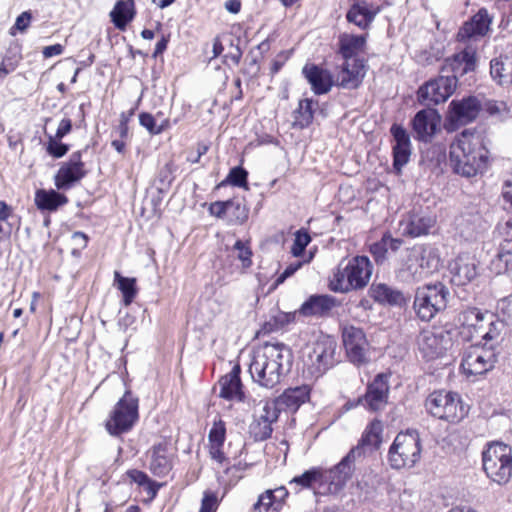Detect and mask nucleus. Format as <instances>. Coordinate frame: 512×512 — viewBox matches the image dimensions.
<instances>
[{"instance_id":"obj_1","label":"nucleus","mask_w":512,"mask_h":512,"mask_svg":"<svg viewBox=\"0 0 512 512\" xmlns=\"http://www.w3.org/2000/svg\"><path fill=\"white\" fill-rule=\"evenodd\" d=\"M480 36V11L475 13L470 21L460 28L457 39L469 44L451 62L452 75L439 76L428 81L418 90V99L425 105H437L445 102L455 91L458 83L456 74L464 75L476 67V47L472 43L478 41Z\"/></svg>"},{"instance_id":"obj_2","label":"nucleus","mask_w":512,"mask_h":512,"mask_svg":"<svg viewBox=\"0 0 512 512\" xmlns=\"http://www.w3.org/2000/svg\"><path fill=\"white\" fill-rule=\"evenodd\" d=\"M292 365V352L283 343H265L253 350L249 364L252 380L272 389L280 384Z\"/></svg>"},{"instance_id":"obj_3","label":"nucleus","mask_w":512,"mask_h":512,"mask_svg":"<svg viewBox=\"0 0 512 512\" xmlns=\"http://www.w3.org/2000/svg\"><path fill=\"white\" fill-rule=\"evenodd\" d=\"M440 257L429 244H417L406 248L400 255L395 269L396 278L403 283H416L438 269Z\"/></svg>"},{"instance_id":"obj_4","label":"nucleus","mask_w":512,"mask_h":512,"mask_svg":"<svg viewBox=\"0 0 512 512\" xmlns=\"http://www.w3.org/2000/svg\"><path fill=\"white\" fill-rule=\"evenodd\" d=\"M373 266L367 256H355L344 264L342 261L334 272L329 287L338 293L364 288L372 275Z\"/></svg>"},{"instance_id":"obj_5","label":"nucleus","mask_w":512,"mask_h":512,"mask_svg":"<svg viewBox=\"0 0 512 512\" xmlns=\"http://www.w3.org/2000/svg\"><path fill=\"white\" fill-rule=\"evenodd\" d=\"M479 136L475 131L463 130L451 145L450 161L454 171L466 177L475 176L480 168Z\"/></svg>"},{"instance_id":"obj_6","label":"nucleus","mask_w":512,"mask_h":512,"mask_svg":"<svg viewBox=\"0 0 512 512\" xmlns=\"http://www.w3.org/2000/svg\"><path fill=\"white\" fill-rule=\"evenodd\" d=\"M449 299L450 291L444 284H424L415 290L413 310L418 319L429 322L447 308Z\"/></svg>"},{"instance_id":"obj_7","label":"nucleus","mask_w":512,"mask_h":512,"mask_svg":"<svg viewBox=\"0 0 512 512\" xmlns=\"http://www.w3.org/2000/svg\"><path fill=\"white\" fill-rule=\"evenodd\" d=\"M421 452V440L416 430L400 432L389 448V465L395 470L413 468L419 462Z\"/></svg>"},{"instance_id":"obj_8","label":"nucleus","mask_w":512,"mask_h":512,"mask_svg":"<svg viewBox=\"0 0 512 512\" xmlns=\"http://www.w3.org/2000/svg\"><path fill=\"white\" fill-rule=\"evenodd\" d=\"M482 469L487 477L499 485L512 477V449L503 442H492L482 452Z\"/></svg>"},{"instance_id":"obj_9","label":"nucleus","mask_w":512,"mask_h":512,"mask_svg":"<svg viewBox=\"0 0 512 512\" xmlns=\"http://www.w3.org/2000/svg\"><path fill=\"white\" fill-rule=\"evenodd\" d=\"M425 407L433 417L449 423L460 422L469 412V406L462 402L457 393L443 390L432 392L425 401Z\"/></svg>"},{"instance_id":"obj_10","label":"nucleus","mask_w":512,"mask_h":512,"mask_svg":"<svg viewBox=\"0 0 512 512\" xmlns=\"http://www.w3.org/2000/svg\"><path fill=\"white\" fill-rule=\"evenodd\" d=\"M139 419V399L130 390L118 400L110 412L105 427L112 436L130 431Z\"/></svg>"},{"instance_id":"obj_11","label":"nucleus","mask_w":512,"mask_h":512,"mask_svg":"<svg viewBox=\"0 0 512 512\" xmlns=\"http://www.w3.org/2000/svg\"><path fill=\"white\" fill-rule=\"evenodd\" d=\"M336 349V341L329 336H322L307 347L305 365L312 376L319 377L335 365Z\"/></svg>"},{"instance_id":"obj_12","label":"nucleus","mask_w":512,"mask_h":512,"mask_svg":"<svg viewBox=\"0 0 512 512\" xmlns=\"http://www.w3.org/2000/svg\"><path fill=\"white\" fill-rule=\"evenodd\" d=\"M454 333L445 328L423 330L417 339L418 348L426 360L443 357L453 346Z\"/></svg>"},{"instance_id":"obj_13","label":"nucleus","mask_w":512,"mask_h":512,"mask_svg":"<svg viewBox=\"0 0 512 512\" xmlns=\"http://www.w3.org/2000/svg\"><path fill=\"white\" fill-rule=\"evenodd\" d=\"M479 114L480 100L476 96L452 100L448 106L445 127L448 131H455L473 122Z\"/></svg>"},{"instance_id":"obj_14","label":"nucleus","mask_w":512,"mask_h":512,"mask_svg":"<svg viewBox=\"0 0 512 512\" xmlns=\"http://www.w3.org/2000/svg\"><path fill=\"white\" fill-rule=\"evenodd\" d=\"M356 458L348 452L342 460L330 469L322 468V491L320 494H337L351 479Z\"/></svg>"},{"instance_id":"obj_15","label":"nucleus","mask_w":512,"mask_h":512,"mask_svg":"<svg viewBox=\"0 0 512 512\" xmlns=\"http://www.w3.org/2000/svg\"><path fill=\"white\" fill-rule=\"evenodd\" d=\"M343 345L349 360L361 365L368 361V341L366 335L361 328L355 326H346L342 331Z\"/></svg>"},{"instance_id":"obj_16","label":"nucleus","mask_w":512,"mask_h":512,"mask_svg":"<svg viewBox=\"0 0 512 512\" xmlns=\"http://www.w3.org/2000/svg\"><path fill=\"white\" fill-rule=\"evenodd\" d=\"M435 225V215L416 209L410 211L399 223L402 234L411 238L428 235Z\"/></svg>"},{"instance_id":"obj_17","label":"nucleus","mask_w":512,"mask_h":512,"mask_svg":"<svg viewBox=\"0 0 512 512\" xmlns=\"http://www.w3.org/2000/svg\"><path fill=\"white\" fill-rule=\"evenodd\" d=\"M389 384L385 374H378L367 386L366 393L359 402L368 410L378 412L388 404Z\"/></svg>"},{"instance_id":"obj_18","label":"nucleus","mask_w":512,"mask_h":512,"mask_svg":"<svg viewBox=\"0 0 512 512\" xmlns=\"http://www.w3.org/2000/svg\"><path fill=\"white\" fill-rule=\"evenodd\" d=\"M84 166L81 151L73 152L68 162L60 167L55 176L56 187L64 190L71 188L76 182L85 177Z\"/></svg>"},{"instance_id":"obj_19","label":"nucleus","mask_w":512,"mask_h":512,"mask_svg":"<svg viewBox=\"0 0 512 512\" xmlns=\"http://www.w3.org/2000/svg\"><path fill=\"white\" fill-rule=\"evenodd\" d=\"M504 324L497 320H491L489 322L488 331L482 336L485 340V345L482 346V373L487 372L493 368L497 361L496 351L501 340V334L504 329Z\"/></svg>"},{"instance_id":"obj_20","label":"nucleus","mask_w":512,"mask_h":512,"mask_svg":"<svg viewBox=\"0 0 512 512\" xmlns=\"http://www.w3.org/2000/svg\"><path fill=\"white\" fill-rule=\"evenodd\" d=\"M390 133L395 141L392 148L393 167L399 173L410 160L412 152L411 140L408 132L402 125L393 124L390 128Z\"/></svg>"},{"instance_id":"obj_21","label":"nucleus","mask_w":512,"mask_h":512,"mask_svg":"<svg viewBox=\"0 0 512 512\" xmlns=\"http://www.w3.org/2000/svg\"><path fill=\"white\" fill-rule=\"evenodd\" d=\"M302 74L315 95L327 94L334 85L332 73L317 64H305L302 68Z\"/></svg>"},{"instance_id":"obj_22","label":"nucleus","mask_w":512,"mask_h":512,"mask_svg":"<svg viewBox=\"0 0 512 512\" xmlns=\"http://www.w3.org/2000/svg\"><path fill=\"white\" fill-rule=\"evenodd\" d=\"M365 76L363 59L345 60L337 73V85L345 89H356Z\"/></svg>"},{"instance_id":"obj_23","label":"nucleus","mask_w":512,"mask_h":512,"mask_svg":"<svg viewBox=\"0 0 512 512\" xmlns=\"http://www.w3.org/2000/svg\"><path fill=\"white\" fill-rule=\"evenodd\" d=\"M439 123L440 116L435 110H420L412 120V127L416 138L423 142L430 141L437 131Z\"/></svg>"},{"instance_id":"obj_24","label":"nucleus","mask_w":512,"mask_h":512,"mask_svg":"<svg viewBox=\"0 0 512 512\" xmlns=\"http://www.w3.org/2000/svg\"><path fill=\"white\" fill-rule=\"evenodd\" d=\"M283 410L278 404V398L266 401L262 408L259 421L252 426V431L257 440H266L272 434V423L277 421L280 411Z\"/></svg>"},{"instance_id":"obj_25","label":"nucleus","mask_w":512,"mask_h":512,"mask_svg":"<svg viewBox=\"0 0 512 512\" xmlns=\"http://www.w3.org/2000/svg\"><path fill=\"white\" fill-rule=\"evenodd\" d=\"M382 432V422L378 419H374L365 428L357 446L353 447L349 453L357 459L364 456L367 451L372 452L377 449L381 443Z\"/></svg>"},{"instance_id":"obj_26","label":"nucleus","mask_w":512,"mask_h":512,"mask_svg":"<svg viewBox=\"0 0 512 512\" xmlns=\"http://www.w3.org/2000/svg\"><path fill=\"white\" fill-rule=\"evenodd\" d=\"M241 368L235 365L232 370L219 380L220 393L219 396L225 400L243 402L245 393L240 378Z\"/></svg>"},{"instance_id":"obj_27","label":"nucleus","mask_w":512,"mask_h":512,"mask_svg":"<svg viewBox=\"0 0 512 512\" xmlns=\"http://www.w3.org/2000/svg\"><path fill=\"white\" fill-rule=\"evenodd\" d=\"M380 7L367 2L353 3L346 13V19L362 30L368 29L373 23L377 14L380 13Z\"/></svg>"},{"instance_id":"obj_28","label":"nucleus","mask_w":512,"mask_h":512,"mask_svg":"<svg viewBox=\"0 0 512 512\" xmlns=\"http://www.w3.org/2000/svg\"><path fill=\"white\" fill-rule=\"evenodd\" d=\"M336 299L329 295H312L298 309V315L304 317H322L328 315L336 306Z\"/></svg>"},{"instance_id":"obj_29","label":"nucleus","mask_w":512,"mask_h":512,"mask_svg":"<svg viewBox=\"0 0 512 512\" xmlns=\"http://www.w3.org/2000/svg\"><path fill=\"white\" fill-rule=\"evenodd\" d=\"M370 297L382 305L403 306L406 298L402 291L385 283H373L369 288Z\"/></svg>"},{"instance_id":"obj_30","label":"nucleus","mask_w":512,"mask_h":512,"mask_svg":"<svg viewBox=\"0 0 512 512\" xmlns=\"http://www.w3.org/2000/svg\"><path fill=\"white\" fill-rule=\"evenodd\" d=\"M460 369L468 381H478L480 375V346L477 342L465 349Z\"/></svg>"},{"instance_id":"obj_31","label":"nucleus","mask_w":512,"mask_h":512,"mask_svg":"<svg viewBox=\"0 0 512 512\" xmlns=\"http://www.w3.org/2000/svg\"><path fill=\"white\" fill-rule=\"evenodd\" d=\"M366 41V35L342 33L338 38V52L344 60L355 59L357 55L363 51Z\"/></svg>"},{"instance_id":"obj_32","label":"nucleus","mask_w":512,"mask_h":512,"mask_svg":"<svg viewBox=\"0 0 512 512\" xmlns=\"http://www.w3.org/2000/svg\"><path fill=\"white\" fill-rule=\"evenodd\" d=\"M309 395L310 388L307 385L288 388L278 397V404L283 410L294 412L309 399Z\"/></svg>"},{"instance_id":"obj_33","label":"nucleus","mask_w":512,"mask_h":512,"mask_svg":"<svg viewBox=\"0 0 512 512\" xmlns=\"http://www.w3.org/2000/svg\"><path fill=\"white\" fill-rule=\"evenodd\" d=\"M490 74L501 85L512 83V52L491 60Z\"/></svg>"},{"instance_id":"obj_34","label":"nucleus","mask_w":512,"mask_h":512,"mask_svg":"<svg viewBox=\"0 0 512 512\" xmlns=\"http://www.w3.org/2000/svg\"><path fill=\"white\" fill-rule=\"evenodd\" d=\"M34 201L39 210L56 211L68 202V198L55 190L39 189L35 192Z\"/></svg>"},{"instance_id":"obj_35","label":"nucleus","mask_w":512,"mask_h":512,"mask_svg":"<svg viewBox=\"0 0 512 512\" xmlns=\"http://www.w3.org/2000/svg\"><path fill=\"white\" fill-rule=\"evenodd\" d=\"M460 335L465 341H473L477 339L479 334L478 322L480 321V310L478 308H470L465 310L461 316Z\"/></svg>"},{"instance_id":"obj_36","label":"nucleus","mask_w":512,"mask_h":512,"mask_svg":"<svg viewBox=\"0 0 512 512\" xmlns=\"http://www.w3.org/2000/svg\"><path fill=\"white\" fill-rule=\"evenodd\" d=\"M232 210H238L240 212L236 216L238 221L244 222L247 219L248 215L245 206L239 202L233 200L216 201L209 206L210 214L221 219H227V213H231Z\"/></svg>"},{"instance_id":"obj_37","label":"nucleus","mask_w":512,"mask_h":512,"mask_svg":"<svg viewBox=\"0 0 512 512\" xmlns=\"http://www.w3.org/2000/svg\"><path fill=\"white\" fill-rule=\"evenodd\" d=\"M112 22L118 28L123 30L134 17V1L119 0L116 2L110 13Z\"/></svg>"},{"instance_id":"obj_38","label":"nucleus","mask_w":512,"mask_h":512,"mask_svg":"<svg viewBox=\"0 0 512 512\" xmlns=\"http://www.w3.org/2000/svg\"><path fill=\"white\" fill-rule=\"evenodd\" d=\"M171 469V462L167 456L166 447L162 444L156 445L152 449L150 470L156 476H165Z\"/></svg>"},{"instance_id":"obj_39","label":"nucleus","mask_w":512,"mask_h":512,"mask_svg":"<svg viewBox=\"0 0 512 512\" xmlns=\"http://www.w3.org/2000/svg\"><path fill=\"white\" fill-rule=\"evenodd\" d=\"M476 275V261L461 258L455 267L452 282L457 286H463L474 279Z\"/></svg>"},{"instance_id":"obj_40","label":"nucleus","mask_w":512,"mask_h":512,"mask_svg":"<svg viewBox=\"0 0 512 512\" xmlns=\"http://www.w3.org/2000/svg\"><path fill=\"white\" fill-rule=\"evenodd\" d=\"M322 468L313 467L299 476H295L291 481L290 485H298L300 488H312L317 485V489L322 491Z\"/></svg>"},{"instance_id":"obj_41","label":"nucleus","mask_w":512,"mask_h":512,"mask_svg":"<svg viewBox=\"0 0 512 512\" xmlns=\"http://www.w3.org/2000/svg\"><path fill=\"white\" fill-rule=\"evenodd\" d=\"M314 102L312 99H303L299 102L298 108L294 112V123L295 127L300 129L308 127L314 118Z\"/></svg>"},{"instance_id":"obj_42","label":"nucleus","mask_w":512,"mask_h":512,"mask_svg":"<svg viewBox=\"0 0 512 512\" xmlns=\"http://www.w3.org/2000/svg\"><path fill=\"white\" fill-rule=\"evenodd\" d=\"M114 282L123 295L124 305H130L137 295L136 279L124 277L120 274V272L115 271Z\"/></svg>"},{"instance_id":"obj_43","label":"nucleus","mask_w":512,"mask_h":512,"mask_svg":"<svg viewBox=\"0 0 512 512\" xmlns=\"http://www.w3.org/2000/svg\"><path fill=\"white\" fill-rule=\"evenodd\" d=\"M501 250L491 261L489 269L499 275L508 271H512V247L500 245Z\"/></svg>"},{"instance_id":"obj_44","label":"nucleus","mask_w":512,"mask_h":512,"mask_svg":"<svg viewBox=\"0 0 512 512\" xmlns=\"http://www.w3.org/2000/svg\"><path fill=\"white\" fill-rule=\"evenodd\" d=\"M280 509V502L273 497L271 490H267L259 496L253 512H278Z\"/></svg>"},{"instance_id":"obj_45","label":"nucleus","mask_w":512,"mask_h":512,"mask_svg":"<svg viewBox=\"0 0 512 512\" xmlns=\"http://www.w3.org/2000/svg\"><path fill=\"white\" fill-rule=\"evenodd\" d=\"M226 439V426L222 419L215 420L208 434V445L223 446Z\"/></svg>"},{"instance_id":"obj_46","label":"nucleus","mask_w":512,"mask_h":512,"mask_svg":"<svg viewBox=\"0 0 512 512\" xmlns=\"http://www.w3.org/2000/svg\"><path fill=\"white\" fill-rule=\"evenodd\" d=\"M496 311L499 321L512 325V294L498 301Z\"/></svg>"},{"instance_id":"obj_47","label":"nucleus","mask_w":512,"mask_h":512,"mask_svg":"<svg viewBox=\"0 0 512 512\" xmlns=\"http://www.w3.org/2000/svg\"><path fill=\"white\" fill-rule=\"evenodd\" d=\"M139 123L141 126L146 128L150 134L158 135L163 132L168 121L165 120L161 125H156L155 118L153 117L152 114L142 112L139 115Z\"/></svg>"},{"instance_id":"obj_48","label":"nucleus","mask_w":512,"mask_h":512,"mask_svg":"<svg viewBox=\"0 0 512 512\" xmlns=\"http://www.w3.org/2000/svg\"><path fill=\"white\" fill-rule=\"evenodd\" d=\"M482 110H484L489 116L497 119H502L509 112L505 102L494 100L486 101L484 105H482Z\"/></svg>"},{"instance_id":"obj_49","label":"nucleus","mask_w":512,"mask_h":512,"mask_svg":"<svg viewBox=\"0 0 512 512\" xmlns=\"http://www.w3.org/2000/svg\"><path fill=\"white\" fill-rule=\"evenodd\" d=\"M46 151L54 158H61L69 151V145L62 143L60 138L49 135Z\"/></svg>"},{"instance_id":"obj_50","label":"nucleus","mask_w":512,"mask_h":512,"mask_svg":"<svg viewBox=\"0 0 512 512\" xmlns=\"http://www.w3.org/2000/svg\"><path fill=\"white\" fill-rule=\"evenodd\" d=\"M311 237L305 230H298L295 233L293 245L291 247V253L294 257H299L304 252L307 245L310 243Z\"/></svg>"},{"instance_id":"obj_51","label":"nucleus","mask_w":512,"mask_h":512,"mask_svg":"<svg viewBox=\"0 0 512 512\" xmlns=\"http://www.w3.org/2000/svg\"><path fill=\"white\" fill-rule=\"evenodd\" d=\"M232 250L237 253V258L242 262L244 268L252 265V251L247 242L237 240Z\"/></svg>"},{"instance_id":"obj_52","label":"nucleus","mask_w":512,"mask_h":512,"mask_svg":"<svg viewBox=\"0 0 512 512\" xmlns=\"http://www.w3.org/2000/svg\"><path fill=\"white\" fill-rule=\"evenodd\" d=\"M495 237L502 239L505 246L512 247V218L502 220L497 224Z\"/></svg>"},{"instance_id":"obj_53","label":"nucleus","mask_w":512,"mask_h":512,"mask_svg":"<svg viewBox=\"0 0 512 512\" xmlns=\"http://www.w3.org/2000/svg\"><path fill=\"white\" fill-rule=\"evenodd\" d=\"M248 172L241 166L230 170L226 181L236 187H247Z\"/></svg>"},{"instance_id":"obj_54","label":"nucleus","mask_w":512,"mask_h":512,"mask_svg":"<svg viewBox=\"0 0 512 512\" xmlns=\"http://www.w3.org/2000/svg\"><path fill=\"white\" fill-rule=\"evenodd\" d=\"M219 506L217 495L211 491H205L199 512H216Z\"/></svg>"},{"instance_id":"obj_55","label":"nucleus","mask_w":512,"mask_h":512,"mask_svg":"<svg viewBox=\"0 0 512 512\" xmlns=\"http://www.w3.org/2000/svg\"><path fill=\"white\" fill-rule=\"evenodd\" d=\"M370 252L377 264H383L387 260V247L383 236L370 246Z\"/></svg>"},{"instance_id":"obj_56","label":"nucleus","mask_w":512,"mask_h":512,"mask_svg":"<svg viewBox=\"0 0 512 512\" xmlns=\"http://www.w3.org/2000/svg\"><path fill=\"white\" fill-rule=\"evenodd\" d=\"M311 258H312V256H310L309 259L306 261L296 260V261L290 263L285 268V270L277 277V279L275 280V285H280V284L284 283V281L287 278L294 275V273L297 272L302 267V265L304 263L309 262Z\"/></svg>"},{"instance_id":"obj_57","label":"nucleus","mask_w":512,"mask_h":512,"mask_svg":"<svg viewBox=\"0 0 512 512\" xmlns=\"http://www.w3.org/2000/svg\"><path fill=\"white\" fill-rule=\"evenodd\" d=\"M297 315H298V310L295 312H278L273 317L276 328L280 329L290 323H293L295 321V318Z\"/></svg>"},{"instance_id":"obj_58","label":"nucleus","mask_w":512,"mask_h":512,"mask_svg":"<svg viewBox=\"0 0 512 512\" xmlns=\"http://www.w3.org/2000/svg\"><path fill=\"white\" fill-rule=\"evenodd\" d=\"M32 19V14L30 11H24L22 12L15 21L14 26L11 28V34L14 35L13 29H16L20 32H25L26 29L30 25V21Z\"/></svg>"},{"instance_id":"obj_59","label":"nucleus","mask_w":512,"mask_h":512,"mask_svg":"<svg viewBox=\"0 0 512 512\" xmlns=\"http://www.w3.org/2000/svg\"><path fill=\"white\" fill-rule=\"evenodd\" d=\"M223 446L208 445L209 455L212 460L220 465H228L229 461L222 451Z\"/></svg>"},{"instance_id":"obj_60","label":"nucleus","mask_w":512,"mask_h":512,"mask_svg":"<svg viewBox=\"0 0 512 512\" xmlns=\"http://www.w3.org/2000/svg\"><path fill=\"white\" fill-rule=\"evenodd\" d=\"M127 477L139 486H144L149 479L148 475L140 470L132 469L127 471Z\"/></svg>"},{"instance_id":"obj_61","label":"nucleus","mask_w":512,"mask_h":512,"mask_svg":"<svg viewBox=\"0 0 512 512\" xmlns=\"http://www.w3.org/2000/svg\"><path fill=\"white\" fill-rule=\"evenodd\" d=\"M384 241L386 242L387 251L397 252L403 244L400 238H393L390 233L383 234Z\"/></svg>"},{"instance_id":"obj_62","label":"nucleus","mask_w":512,"mask_h":512,"mask_svg":"<svg viewBox=\"0 0 512 512\" xmlns=\"http://www.w3.org/2000/svg\"><path fill=\"white\" fill-rule=\"evenodd\" d=\"M72 130V121L69 118H64L60 121L58 128L55 133V137L64 138L67 134H69Z\"/></svg>"},{"instance_id":"obj_63","label":"nucleus","mask_w":512,"mask_h":512,"mask_svg":"<svg viewBox=\"0 0 512 512\" xmlns=\"http://www.w3.org/2000/svg\"><path fill=\"white\" fill-rule=\"evenodd\" d=\"M64 51V47L61 44H54L43 48V56L50 58L53 56L61 55Z\"/></svg>"},{"instance_id":"obj_64","label":"nucleus","mask_w":512,"mask_h":512,"mask_svg":"<svg viewBox=\"0 0 512 512\" xmlns=\"http://www.w3.org/2000/svg\"><path fill=\"white\" fill-rule=\"evenodd\" d=\"M142 487L147 491L150 498L153 499L157 495L158 490L161 487V484H158L157 482L149 478L145 485Z\"/></svg>"}]
</instances>
